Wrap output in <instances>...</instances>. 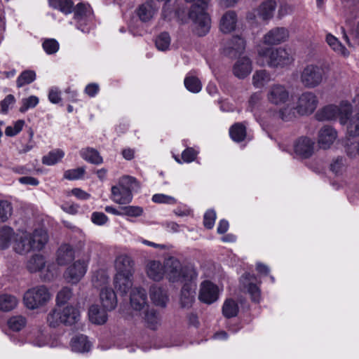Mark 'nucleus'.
<instances>
[{"mask_svg":"<svg viewBox=\"0 0 359 359\" xmlns=\"http://www.w3.org/2000/svg\"><path fill=\"white\" fill-rule=\"evenodd\" d=\"M118 184L125 188L126 190L130 191V193H132V191L135 189L140 188L139 183L136 179L128 175L122 177L119 180Z\"/></svg>","mask_w":359,"mask_h":359,"instance_id":"nucleus-51","label":"nucleus"},{"mask_svg":"<svg viewBox=\"0 0 359 359\" xmlns=\"http://www.w3.org/2000/svg\"><path fill=\"white\" fill-rule=\"evenodd\" d=\"M194 2L189 11V18L194 23V32L200 36L205 35L210 29L211 20L205 10L210 0H185Z\"/></svg>","mask_w":359,"mask_h":359,"instance_id":"nucleus-1","label":"nucleus"},{"mask_svg":"<svg viewBox=\"0 0 359 359\" xmlns=\"http://www.w3.org/2000/svg\"><path fill=\"white\" fill-rule=\"evenodd\" d=\"M218 287L210 281L206 280L201 283L199 299L205 304H212L218 299Z\"/></svg>","mask_w":359,"mask_h":359,"instance_id":"nucleus-16","label":"nucleus"},{"mask_svg":"<svg viewBox=\"0 0 359 359\" xmlns=\"http://www.w3.org/2000/svg\"><path fill=\"white\" fill-rule=\"evenodd\" d=\"M314 142L311 138L305 136L300 137L294 142V151L300 158H308L314 152Z\"/></svg>","mask_w":359,"mask_h":359,"instance_id":"nucleus-11","label":"nucleus"},{"mask_svg":"<svg viewBox=\"0 0 359 359\" xmlns=\"http://www.w3.org/2000/svg\"><path fill=\"white\" fill-rule=\"evenodd\" d=\"M39 101V98L34 95L23 98L22 100V106L20 107L19 111L21 113H25L29 109L35 107L38 104Z\"/></svg>","mask_w":359,"mask_h":359,"instance_id":"nucleus-55","label":"nucleus"},{"mask_svg":"<svg viewBox=\"0 0 359 359\" xmlns=\"http://www.w3.org/2000/svg\"><path fill=\"white\" fill-rule=\"evenodd\" d=\"M59 43L54 39H46L42 43V47L47 54H54L59 50Z\"/></svg>","mask_w":359,"mask_h":359,"instance_id":"nucleus-56","label":"nucleus"},{"mask_svg":"<svg viewBox=\"0 0 359 359\" xmlns=\"http://www.w3.org/2000/svg\"><path fill=\"white\" fill-rule=\"evenodd\" d=\"M144 314V320L147 322L148 326L152 329H156L159 324V318L158 313L154 309L148 310L146 309L142 311Z\"/></svg>","mask_w":359,"mask_h":359,"instance_id":"nucleus-50","label":"nucleus"},{"mask_svg":"<svg viewBox=\"0 0 359 359\" xmlns=\"http://www.w3.org/2000/svg\"><path fill=\"white\" fill-rule=\"evenodd\" d=\"M241 289L245 292H248L255 302H259L261 299V291L257 285V277L250 273H245L241 278Z\"/></svg>","mask_w":359,"mask_h":359,"instance_id":"nucleus-10","label":"nucleus"},{"mask_svg":"<svg viewBox=\"0 0 359 359\" xmlns=\"http://www.w3.org/2000/svg\"><path fill=\"white\" fill-rule=\"evenodd\" d=\"M36 79V73L33 70L23 71L18 77L16 85L18 88H21L25 85L32 83Z\"/></svg>","mask_w":359,"mask_h":359,"instance_id":"nucleus-48","label":"nucleus"},{"mask_svg":"<svg viewBox=\"0 0 359 359\" xmlns=\"http://www.w3.org/2000/svg\"><path fill=\"white\" fill-rule=\"evenodd\" d=\"M13 229L4 226L0 229V249H6L9 247L11 241L14 238Z\"/></svg>","mask_w":359,"mask_h":359,"instance_id":"nucleus-41","label":"nucleus"},{"mask_svg":"<svg viewBox=\"0 0 359 359\" xmlns=\"http://www.w3.org/2000/svg\"><path fill=\"white\" fill-rule=\"evenodd\" d=\"M251 60L247 57L239 58L233 67V73L238 79L247 77L252 72Z\"/></svg>","mask_w":359,"mask_h":359,"instance_id":"nucleus-23","label":"nucleus"},{"mask_svg":"<svg viewBox=\"0 0 359 359\" xmlns=\"http://www.w3.org/2000/svg\"><path fill=\"white\" fill-rule=\"evenodd\" d=\"M290 34L287 28L277 27L270 29L263 37V41L268 45H278L286 41Z\"/></svg>","mask_w":359,"mask_h":359,"instance_id":"nucleus-14","label":"nucleus"},{"mask_svg":"<svg viewBox=\"0 0 359 359\" xmlns=\"http://www.w3.org/2000/svg\"><path fill=\"white\" fill-rule=\"evenodd\" d=\"M64 156L65 153L62 150L55 149L43 156L42 163L46 165H53L60 161Z\"/></svg>","mask_w":359,"mask_h":359,"instance_id":"nucleus-44","label":"nucleus"},{"mask_svg":"<svg viewBox=\"0 0 359 359\" xmlns=\"http://www.w3.org/2000/svg\"><path fill=\"white\" fill-rule=\"evenodd\" d=\"M239 311L237 302L231 299H226L222 306V314L226 318L236 317Z\"/></svg>","mask_w":359,"mask_h":359,"instance_id":"nucleus-42","label":"nucleus"},{"mask_svg":"<svg viewBox=\"0 0 359 359\" xmlns=\"http://www.w3.org/2000/svg\"><path fill=\"white\" fill-rule=\"evenodd\" d=\"M74 259V250L68 244L62 245L56 252V262L60 266H65Z\"/></svg>","mask_w":359,"mask_h":359,"instance_id":"nucleus-28","label":"nucleus"},{"mask_svg":"<svg viewBox=\"0 0 359 359\" xmlns=\"http://www.w3.org/2000/svg\"><path fill=\"white\" fill-rule=\"evenodd\" d=\"M130 302L133 310L142 312L148 309L147 294L141 287L132 289L130 295Z\"/></svg>","mask_w":359,"mask_h":359,"instance_id":"nucleus-12","label":"nucleus"},{"mask_svg":"<svg viewBox=\"0 0 359 359\" xmlns=\"http://www.w3.org/2000/svg\"><path fill=\"white\" fill-rule=\"evenodd\" d=\"M294 8L292 6L286 2H282L278 6L277 18L282 19L285 16L292 14Z\"/></svg>","mask_w":359,"mask_h":359,"instance_id":"nucleus-60","label":"nucleus"},{"mask_svg":"<svg viewBox=\"0 0 359 359\" xmlns=\"http://www.w3.org/2000/svg\"><path fill=\"white\" fill-rule=\"evenodd\" d=\"M158 8L153 1H147L141 4L137 9V15L142 22L150 21L156 14Z\"/></svg>","mask_w":359,"mask_h":359,"instance_id":"nucleus-26","label":"nucleus"},{"mask_svg":"<svg viewBox=\"0 0 359 359\" xmlns=\"http://www.w3.org/2000/svg\"><path fill=\"white\" fill-rule=\"evenodd\" d=\"M71 348L73 351L84 353L90 351L91 344L86 336L81 334L73 337L71 340Z\"/></svg>","mask_w":359,"mask_h":359,"instance_id":"nucleus-32","label":"nucleus"},{"mask_svg":"<svg viewBox=\"0 0 359 359\" xmlns=\"http://www.w3.org/2000/svg\"><path fill=\"white\" fill-rule=\"evenodd\" d=\"M111 199L116 203L125 205L132 201L133 194L130 191L117 184L111 187Z\"/></svg>","mask_w":359,"mask_h":359,"instance_id":"nucleus-27","label":"nucleus"},{"mask_svg":"<svg viewBox=\"0 0 359 359\" xmlns=\"http://www.w3.org/2000/svg\"><path fill=\"white\" fill-rule=\"evenodd\" d=\"M271 81V74L265 69L256 71L252 76V84L257 88L264 87Z\"/></svg>","mask_w":359,"mask_h":359,"instance_id":"nucleus-39","label":"nucleus"},{"mask_svg":"<svg viewBox=\"0 0 359 359\" xmlns=\"http://www.w3.org/2000/svg\"><path fill=\"white\" fill-rule=\"evenodd\" d=\"M85 172L84 167L67 170L64 172V177L69 180H79L83 176Z\"/></svg>","mask_w":359,"mask_h":359,"instance_id":"nucleus-58","label":"nucleus"},{"mask_svg":"<svg viewBox=\"0 0 359 359\" xmlns=\"http://www.w3.org/2000/svg\"><path fill=\"white\" fill-rule=\"evenodd\" d=\"M87 263L84 261L78 260L69 266L65 273V277L69 283L76 284L84 276L87 271Z\"/></svg>","mask_w":359,"mask_h":359,"instance_id":"nucleus-13","label":"nucleus"},{"mask_svg":"<svg viewBox=\"0 0 359 359\" xmlns=\"http://www.w3.org/2000/svg\"><path fill=\"white\" fill-rule=\"evenodd\" d=\"M156 46L160 50H165L170 44V37L167 32L160 34L156 39Z\"/></svg>","mask_w":359,"mask_h":359,"instance_id":"nucleus-54","label":"nucleus"},{"mask_svg":"<svg viewBox=\"0 0 359 359\" xmlns=\"http://www.w3.org/2000/svg\"><path fill=\"white\" fill-rule=\"evenodd\" d=\"M325 41L329 46L337 53L344 56L348 55L347 49L341 44L339 39L331 34H327Z\"/></svg>","mask_w":359,"mask_h":359,"instance_id":"nucleus-40","label":"nucleus"},{"mask_svg":"<svg viewBox=\"0 0 359 359\" xmlns=\"http://www.w3.org/2000/svg\"><path fill=\"white\" fill-rule=\"evenodd\" d=\"M13 208L10 202L0 201V222H5L12 215Z\"/></svg>","mask_w":359,"mask_h":359,"instance_id":"nucleus-52","label":"nucleus"},{"mask_svg":"<svg viewBox=\"0 0 359 359\" xmlns=\"http://www.w3.org/2000/svg\"><path fill=\"white\" fill-rule=\"evenodd\" d=\"M18 304V299L11 294H3L0 295V311L8 312L16 308Z\"/></svg>","mask_w":359,"mask_h":359,"instance_id":"nucleus-38","label":"nucleus"},{"mask_svg":"<svg viewBox=\"0 0 359 359\" xmlns=\"http://www.w3.org/2000/svg\"><path fill=\"white\" fill-rule=\"evenodd\" d=\"M107 311L100 309L97 305H92L88 311L89 319L94 324L102 325L107 320Z\"/></svg>","mask_w":359,"mask_h":359,"instance_id":"nucleus-33","label":"nucleus"},{"mask_svg":"<svg viewBox=\"0 0 359 359\" xmlns=\"http://www.w3.org/2000/svg\"><path fill=\"white\" fill-rule=\"evenodd\" d=\"M61 314L62 312L60 311V306H57L48 313L47 322L50 327H56L62 323Z\"/></svg>","mask_w":359,"mask_h":359,"instance_id":"nucleus-49","label":"nucleus"},{"mask_svg":"<svg viewBox=\"0 0 359 359\" xmlns=\"http://www.w3.org/2000/svg\"><path fill=\"white\" fill-rule=\"evenodd\" d=\"M245 49V41L239 36H233L226 45L224 53L226 55L234 57L241 55Z\"/></svg>","mask_w":359,"mask_h":359,"instance_id":"nucleus-18","label":"nucleus"},{"mask_svg":"<svg viewBox=\"0 0 359 359\" xmlns=\"http://www.w3.org/2000/svg\"><path fill=\"white\" fill-rule=\"evenodd\" d=\"M116 274L133 276L135 273L134 262L127 255H120L115 260Z\"/></svg>","mask_w":359,"mask_h":359,"instance_id":"nucleus-20","label":"nucleus"},{"mask_svg":"<svg viewBox=\"0 0 359 359\" xmlns=\"http://www.w3.org/2000/svg\"><path fill=\"white\" fill-rule=\"evenodd\" d=\"M113 284L117 292L121 295H126L132 289L133 276L115 274Z\"/></svg>","mask_w":359,"mask_h":359,"instance_id":"nucleus-19","label":"nucleus"},{"mask_svg":"<svg viewBox=\"0 0 359 359\" xmlns=\"http://www.w3.org/2000/svg\"><path fill=\"white\" fill-rule=\"evenodd\" d=\"M327 77V71L323 66L309 64L301 72L299 79L306 88L313 89L326 81Z\"/></svg>","mask_w":359,"mask_h":359,"instance_id":"nucleus-4","label":"nucleus"},{"mask_svg":"<svg viewBox=\"0 0 359 359\" xmlns=\"http://www.w3.org/2000/svg\"><path fill=\"white\" fill-rule=\"evenodd\" d=\"M27 320L22 316H13L7 322L8 327L13 332H19L25 327Z\"/></svg>","mask_w":359,"mask_h":359,"instance_id":"nucleus-45","label":"nucleus"},{"mask_svg":"<svg viewBox=\"0 0 359 359\" xmlns=\"http://www.w3.org/2000/svg\"><path fill=\"white\" fill-rule=\"evenodd\" d=\"M337 137V133L331 126H325L318 132V143L320 148L327 149L334 143Z\"/></svg>","mask_w":359,"mask_h":359,"instance_id":"nucleus-17","label":"nucleus"},{"mask_svg":"<svg viewBox=\"0 0 359 359\" xmlns=\"http://www.w3.org/2000/svg\"><path fill=\"white\" fill-rule=\"evenodd\" d=\"M122 215H127L130 217H139L142 212L143 210L141 207L139 206H125L121 208Z\"/></svg>","mask_w":359,"mask_h":359,"instance_id":"nucleus-61","label":"nucleus"},{"mask_svg":"<svg viewBox=\"0 0 359 359\" xmlns=\"http://www.w3.org/2000/svg\"><path fill=\"white\" fill-rule=\"evenodd\" d=\"M352 107L348 102H342L339 107L335 105H329L324 107L317 113L316 117L319 121L333 120L337 117L339 118L344 115L351 113Z\"/></svg>","mask_w":359,"mask_h":359,"instance_id":"nucleus-8","label":"nucleus"},{"mask_svg":"<svg viewBox=\"0 0 359 359\" xmlns=\"http://www.w3.org/2000/svg\"><path fill=\"white\" fill-rule=\"evenodd\" d=\"M184 283L180 302L182 308L189 309L195 301L196 285L193 280H187Z\"/></svg>","mask_w":359,"mask_h":359,"instance_id":"nucleus-15","label":"nucleus"},{"mask_svg":"<svg viewBox=\"0 0 359 359\" xmlns=\"http://www.w3.org/2000/svg\"><path fill=\"white\" fill-rule=\"evenodd\" d=\"M229 134L233 141L241 142L246 137V126L243 123H236L230 128Z\"/></svg>","mask_w":359,"mask_h":359,"instance_id":"nucleus-36","label":"nucleus"},{"mask_svg":"<svg viewBox=\"0 0 359 359\" xmlns=\"http://www.w3.org/2000/svg\"><path fill=\"white\" fill-rule=\"evenodd\" d=\"M80 155L84 160L93 164L99 165L103 162V159L99 152L93 148L82 149L80 151Z\"/></svg>","mask_w":359,"mask_h":359,"instance_id":"nucleus-37","label":"nucleus"},{"mask_svg":"<svg viewBox=\"0 0 359 359\" xmlns=\"http://www.w3.org/2000/svg\"><path fill=\"white\" fill-rule=\"evenodd\" d=\"M197 154L198 152L195 149L189 147L182 152V158L185 163H191L196 159Z\"/></svg>","mask_w":359,"mask_h":359,"instance_id":"nucleus-64","label":"nucleus"},{"mask_svg":"<svg viewBox=\"0 0 359 359\" xmlns=\"http://www.w3.org/2000/svg\"><path fill=\"white\" fill-rule=\"evenodd\" d=\"M32 246L27 232H23L15 238L13 249L18 254L25 255L29 252L32 250Z\"/></svg>","mask_w":359,"mask_h":359,"instance_id":"nucleus-31","label":"nucleus"},{"mask_svg":"<svg viewBox=\"0 0 359 359\" xmlns=\"http://www.w3.org/2000/svg\"><path fill=\"white\" fill-rule=\"evenodd\" d=\"M164 271L169 280L172 283L194 280L197 277V273L193 268L182 267L180 262L172 257L165 260Z\"/></svg>","mask_w":359,"mask_h":359,"instance_id":"nucleus-3","label":"nucleus"},{"mask_svg":"<svg viewBox=\"0 0 359 359\" xmlns=\"http://www.w3.org/2000/svg\"><path fill=\"white\" fill-rule=\"evenodd\" d=\"M184 86L188 90L192 93H198L201 90V83L200 80L194 76H189L185 78Z\"/></svg>","mask_w":359,"mask_h":359,"instance_id":"nucleus-53","label":"nucleus"},{"mask_svg":"<svg viewBox=\"0 0 359 359\" xmlns=\"http://www.w3.org/2000/svg\"><path fill=\"white\" fill-rule=\"evenodd\" d=\"M49 5L55 9H58L65 14L72 12L74 3L72 0H48Z\"/></svg>","mask_w":359,"mask_h":359,"instance_id":"nucleus-43","label":"nucleus"},{"mask_svg":"<svg viewBox=\"0 0 359 359\" xmlns=\"http://www.w3.org/2000/svg\"><path fill=\"white\" fill-rule=\"evenodd\" d=\"M340 123L346 125L347 133L351 136L359 135V113L351 116V113L348 115L342 116L340 118Z\"/></svg>","mask_w":359,"mask_h":359,"instance_id":"nucleus-30","label":"nucleus"},{"mask_svg":"<svg viewBox=\"0 0 359 359\" xmlns=\"http://www.w3.org/2000/svg\"><path fill=\"white\" fill-rule=\"evenodd\" d=\"M237 21V15L235 11H226L221 18L219 29L223 33H231L236 29Z\"/></svg>","mask_w":359,"mask_h":359,"instance_id":"nucleus-24","label":"nucleus"},{"mask_svg":"<svg viewBox=\"0 0 359 359\" xmlns=\"http://www.w3.org/2000/svg\"><path fill=\"white\" fill-rule=\"evenodd\" d=\"M100 302L106 311L114 310L117 305V298L114 291L108 287H102L100 292Z\"/></svg>","mask_w":359,"mask_h":359,"instance_id":"nucleus-21","label":"nucleus"},{"mask_svg":"<svg viewBox=\"0 0 359 359\" xmlns=\"http://www.w3.org/2000/svg\"><path fill=\"white\" fill-rule=\"evenodd\" d=\"M258 55L266 62V65L273 68L284 67L292 65L294 57L285 48H260Z\"/></svg>","mask_w":359,"mask_h":359,"instance_id":"nucleus-2","label":"nucleus"},{"mask_svg":"<svg viewBox=\"0 0 359 359\" xmlns=\"http://www.w3.org/2000/svg\"><path fill=\"white\" fill-rule=\"evenodd\" d=\"M318 104L317 96L313 92H304L298 98L296 109L301 116L312 114Z\"/></svg>","mask_w":359,"mask_h":359,"instance_id":"nucleus-9","label":"nucleus"},{"mask_svg":"<svg viewBox=\"0 0 359 359\" xmlns=\"http://www.w3.org/2000/svg\"><path fill=\"white\" fill-rule=\"evenodd\" d=\"M46 264L45 258L41 255L36 254L27 262V269L31 273H36L43 269Z\"/></svg>","mask_w":359,"mask_h":359,"instance_id":"nucleus-35","label":"nucleus"},{"mask_svg":"<svg viewBox=\"0 0 359 359\" xmlns=\"http://www.w3.org/2000/svg\"><path fill=\"white\" fill-rule=\"evenodd\" d=\"M152 201L157 203L175 204L177 203L175 198L162 194H154L152 196Z\"/></svg>","mask_w":359,"mask_h":359,"instance_id":"nucleus-62","label":"nucleus"},{"mask_svg":"<svg viewBox=\"0 0 359 359\" xmlns=\"http://www.w3.org/2000/svg\"><path fill=\"white\" fill-rule=\"evenodd\" d=\"M109 281L107 273L100 269L96 271L92 276V283L95 287H104Z\"/></svg>","mask_w":359,"mask_h":359,"instance_id":"nucleus-46","label":"nucleus"},{"mask_svg":"<svg viewBox=\"0 0 359 359\" xmlns=\"http://www.w3.org/2000/svg\"><path fill=\"white\" fill-rule=\"evenodd\" d=\"M72 291L69 287H63L57 294V306H61L66 304L72 297Z\"/></svg>","mask_w":359,"mask_h":359,"instance_id":"nucleus-57","label":"nucleus"},{"mask_svg":"<svg viewBox=\"0 0 359 359\" xmlns=\"http://www.w3.org/2000/svg\"><path fill=\"white\" fill-rule=\"evenodd\" d=\"M29 239L32 250H41L47 243L48 236L46 230L43 229H36L32 233H29Z\"/></svg>","mask_w":359,"mask_h":359,"instance_id":"nucleus-25","label":"nucleus"},{"mask_svg":"<svg viewBox=\"0 0 359 359\" xmlns=\"http://www.w3.org/2000/svg\"><path fill=\"white\" fill-rule=\"evenodd\" d=\"M149 296L151 302L158 306L165 307L168 302L166 290L158 285H152L149 288Z\"/></svg>","mask_w":359,"mask_h":359,"instance_id":"nucleus-22","label":"nucleus"},{"mask_svg":"<svg viewBox=\"0 0 359 359\" xmlns=\"http://www.w3.org/2000/svg\"><path fill=\"white\" fill-rule=\"evenodd\" d=\"M276 8L277 3L275 0L263 1L255 9L247 13L246 19L251 23H257V18L268 23L273 18Z\"/></svg>","mask_w":359,"mask_h":359,"instance_id":"nucleus-6","label":"nucleus"},{"mask_svg":"<svg viewBox=\"0 0 359 359\" xmlns=\"http://www.w3.org/2000/svg\"><path fill=\"white\" fill-rule=\"evenodd\" d=\"M25 125V121L18 120L15 122L13 126H9L6 128L5 134L8 137H13L18 135L22 130Z\"/></svg>","mask_w":359,"mask_h":359,"instance_id":"nucleus-59","label":"nucleus"},{"mask_svg":"<svg viewBox=\"0 0 359 359\" xmlns=\"http://www.w3.org/2000/svg\"><path fill=\"white\" fill-rule=\"evenodd\" d=\"M146 273L150 279L160 281L163 278L165 274L164 266L159 261H149L146 265Z\"/></svg>","mask_w":359,"mask_h":359,"instance_id":"nucleus-29","label":"nucleus"},{"mask_svg":"<svg viewBox=\"0 0 359 359\" xmlns=\"http://www.w3.org/2000/svg\"><path fill=\"white\" fill-rule=\"evenodd\" d=\"M297 114L296 107L286 104L279 109L278 116L284 121H290L296 118Z\"/></svg>","mask_w":359,"mask_h":359,"instance_id":"nucleus-47","label":"nucleus"},{"mask_svg":"<svg viewBox=\"0 0 359 359\" xmlns=\"http://www.w3.org/2000/svg\"><path fill=\"white\" fill-rule=\"evenodd\" d=\"M216 219V213L214 210H208L203 217V224L205 227L208 229H211L215 224V222Z\"/></svg>","mask_w":359,"mask_h":359,"instance_id":"nucleus-63","label":"nucleus"},{"mask_svg":"<svg viewBox=\"0 0 359 359\" xmlns=\"http://www.w3.org/2000/svg\"><path fill=\"white\" fill-rule=\"evenodd\" d=\"M290 90L283 84H272L266 90L267 101L272 105L280 106L285 104L290 100Z\"/></svg>","mask_w":359,"mask_h":359,"instance_id":"nucleus-7","label":"nucleus"},{"mask_svg":"<svg viewBox=\"0 0 359 359\" xmlns=\"http://www.w3.org/2000/svg\"><path fill=\"white\" fill-rule=\"evenodd\" d=\"M60 311L62 312V314H61L62 324L70 325L79 320V311L75 307L67 306L62 308L60 306Z\"/></svg>","mask_w":359,"mask_h":359,"instance_id":"nucleus-34","label":"nucleus"},{"mask_svg":"<svg viewBox=\"0 0 359 359\" xmlns=\"http://www.w3.org/2000/svg\"><path fill=\"white\" fill-rule=\"evenodd\" d=\"M50 298L51 294L48 288L44 285H38L25 292L23 302L27 309L34 310L46 305Z\"/></svg>","mask_w":359,"mask_h":359,"instance_id":"nucleus-5","label":"nucleus"}]
</instances>
